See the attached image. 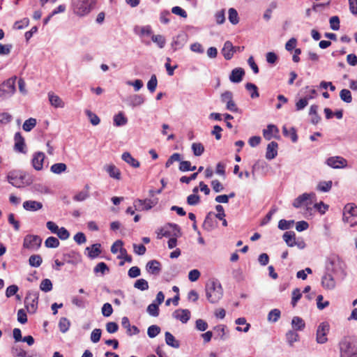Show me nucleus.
Returning a JSON list of instances; mask_svg holds the SVG:
<instances>
[{
	"label": "nucleus",
	"mask_w": 357,
	"mask_h": 357,
	"mask_svg": "<svg viewBox=\"0 0 357 357\" xmlns=\"http://www.w3.org/2000/svg\"><path fill=\"white\" fill-rule=\"evenodd\" d=\"M96 0H71V8L75 15L84 17L94 8Z\"/></svg>",
	"instance_id": "nucleus-1"
},
{
	"label": "nucleus",
	"mask_w": 357,
	"mask_h": 357,
	"mask_svg": "<svg viewBox=\"0 0 357 357\" xmlns=\"http://www.w3.org/2000/svg\"><path fill=\"white\" fill-rule=\"evenodd\" d=\"M206 296L211 303H218L223 296V289L218 280L208 282L206 285Z\"/></svg>",
	"instance_id": "nucleus-2"
},
{
	"label": "nucleus",
	"mask_w": 357,
	"mask_h": 357,
	"mask_svg": "<svg viewBox=\"0 0 357 357\" xmlns=\"http://www.w3.org/2000/svg\"><path fill=\"white\" fill-rule=\"evenodd\" d=\"M325 269L326 272L335 275L342 273L344 272V263L339 255L331 254L326 259Z\"/></svg>",
	"instance_id": "nucleus-3"
},
{
	"label": "nucleus",
	"mask_w": 357,
	"mask_h": 357,
	"mask_svg": "<svg viewBox=\"0 0 357 357\" xmlns=\"http://www.w3.org/2000/svg\"><path fill=\"white\" fill-rule=\"evenodd\" d=\"M26 173L22 172H10L7 175V181L9 183L16 188H21L24 184L29 185L31 183L30 179H26Z\"/></svg>",
	"instance_id": "nucleus-4"
},
{
	"label": "nucleus",
	"mask_w": 357,
	"mask_h": 357,
	"mask_svg": "<svg viewBox=\"0 0 357 357\" xmlns=\"http://www.w3.org/2000/svg\"><path fill=\"white\" fill-rule=\"evenodd\" d=\"M16 77H11L0 84V98L7 99L11 97L15 91Z\"/></svg>",
	"instance_id": "nucleus-5"
},
{
	"label": "nucleus",
	"mask_w": 357,
	"mask_h": 357,
	"mask_svg": "<svg viewBox=\"0 0 357 357\" xmlns=\"http://www.w3.org/2000/svg\"><path fill=\"white\" fill-rule=\"evenodd\" d=\"M338 347L340 357H347V356L353 353L352 351L354 346L353 345L351 337L349 335L343 336L338 343Z\"/></svg>",
	"instance_id": "nucleus-6"
},
{
	"label": "nucleus",
	"mask_w": 357,
	"mask_h": 357,
	"mask_svg": "<svg viewBox=\"0 0 357 357\" xmlns=\"http://www.w3.org/2000/svg\"><path fill=\"white\" fill-rule=\"evenodd\" d=\"M39 294L38 291H29L24 299V305L29 313H34L38 308V300Z\"/></svg>",
	"instance_id": "nucleus-7"
},
{
	"label": "nucleus",
	"mask_w": 357,
	"mask_h": 357,
	"mask_svg": "<svg viewBox=\"0 0 357 357\" xmlns=\"http://www.w3.org/2000/svg\"><path fill=\"white\" fill-rule=\"evenodd\" d=\"M42 243V239L36 235H26L24 238L23 247L24 248L37 250Z\"/></svg>",
	"instance_id": "nucleus-8"
},
{
	"label": "nucleus",
	"mask_w": 357,
	"mask_h": 357,
	"mask_svg": "<svg viewBox=\"0 0 357 357\" xmlns=\"http://www.w3.org/2000/svg\"><path fill=\"white\" fill-rule=\"evenodd\" d=\"M316 195L314 192L303 193L294 200V207L298 208L303 205L309 206L312 204V200L315 199Z\"/></svg>",
	"instance_id": "nucleus-9"
},
{
	"label": "nucleus",
	"mask_w": 357,
	"mask_h": 357,
	"mask_svg": "<svg viewBox=\"0 0 357 357\" xmlns=\"http://www.w3.org/2000/svg\"><path fill=\"white\" fill-rule=\"evenodd\" d=\"M158 203V199H137L134 201L133 204L136 210L148 211L152 208Z\"/></svg>",
	"instance_id": "nucleus-10"
},
{
	"label": "nucleus",
	"mask_w": 357,
	"mask_h": 357,
	"mask_svg": "<svg viewBox=\"0 0 357 357\" xmlns=\"http://www.w3.org/2000/svg\"><path fill=\"white\" fill-rule=\"evenodd\" d=\"M329 328V324L326 322H322L319 325L316 333V341L318 344H324L328 341L327 334Z\"/></svg>",
	"instance_id": "nucleus-11"
},
{
	"label": "nucleus",
	"mask_w": 357,
	"mask_h": 357,
	"mask_svg": "<svg viewBox=\"0 0 357 357\" xmlns=\"http://www.w3.org/2000/svg\"><path fill=\"white\" fill-rule=\"evenodd\" d=\"M220 100L223 103L226 104L227 110L232 112H238V107L233 101V93L231 91H227L222 93L220 96Z\"/></svg>",
	"instance_id": "nucleus-12"
},
{
	"label": "nucleus",
	"mask_w": 357,
	"mask_h": 357,
	"mask_svg": "<svg viewBox=\"0 0 357 357\" xmlns=\"http://www.w3.org/2000/svg\"><path fill=\"white\" fill-rule=\"evenodd\" d=\"M326 164L333 169H342L347 166V160L341 156L329 157Z\"/></svg>",
	"instance_id": "nucleus-13"
},
{
	"label": "nucleus",
	"mask_w": 357,
	"mask_h": 357,
	"mask_svg": "<svg viewBox=\"0 0 357 357\" xmlns=\"http://www.w3.org/2000/svg\"><path fill=\"white\" fill-rule=\"evenodd\" d=\"M188 35L184 32H181L177 36H174L172 39L171 46L175 52L181 49L187 43Z\"/></svg>",
	"instance_id": "nucleus-14"
},
{
	"label": "nucleus",
	"mask_w": 357,
	"mask_h": 357,
	"mask_svg": "<svg viewBox=\"0 0 357 357\" xmlns=\"http://www.w3.org/2000/svg\"><path fill=\"white\" fill-rule=\"evenodd\" d=\"M321 286L324 289L327 290H332L335 289L336 286V281L332 275V273L325 271L321 278Z\"/></svg>",
	"instance_id": "nucleus-15"
},
{
	"label": "nucleus",
	"mask_w": 357,
	"mask_h": 357,
	"mask_svg": "<svg viewBox=\"0 0 357 357\" xmlns=\"http://www.w3.org/2000/svg\"><path fill=\"white\" fill-rule=\"evenodd\" d=\"M14 140H15L14 150L18 153H26L24 139L22 136L20 132H17L15 134Z\"/></svg>",
	"instance_id": "nucleus-16"
},
{
	"label": "nucleus",
	"mask_w": 357,
	"mask_h": 357,
	"mask_svg": "<svg viewBox=\"0 0 357 357\" xmlns=\"http://www.w3.org/2000/svg\"><path fill=\"white\" fill-rule=\"evenodd\" d=\"M45 158V155L44 153L38 151L34 153L33 155V158L31 160V164L33 167L37 170L40 171L43 168V162Z\"/></svg>",
	"instance_id": "nucleus-17"
},
{
	"label": "nucleus",
	"mask_w": 357,
	"mask_h": 357,
	"mask_svg": "<svg viewBox=\"0 0 357 357\" xmlns=\"http://www.w3.org/2000/svg\"><path fill=\"white\" fill-rule=\"evenodd\" d=\"M172 317L183 324H186L190 319V312L187 309H178L172 313Z\"/></svg>",
	"instance_id": "nucleus-18"
},
{
	"label": "nucleus",
	"mask_w": 357,
	"mask_h": 357,
	"mask_svg": "<svg viewBox=\"0 0 357 357\" xmlns=\"http://www.w3.org/2000/svg\"><path fill=\"white\" fill-rule=\"evenodd\" d=\"M161 269L160 262L155 259L148 261L146 265V270L151 275H158Z\"/></svg>",
	"instance_id": "nucleus-19"
},
{
	"label": "nucleus",
	"mask_w": 357,
	"mask_h": 357,
	"mask_svg": "<svg viewBox=\"0 0 357 357\" xmlns=\"http://www.w3.org/2000/svg\"><path fill=\"white\" fill-rule=\"evenodd\" d=\"M133 31L136 35H137L141 38H143L146 36L151 37L153 34V30L150 25L135 26L133 29Z\"/></svg>",
	"instance_id": "nucleus-20"
},
{
	"label": "nucleus",
	"mask_w": 357,
	"mask_h": 357,
	"mask_svg": "<svg viewBox=\"0 0 357 357\" xmlns=\"http://www.w3.org/2000/svg\"><path fill=\"white\" fill-rule=\"evenodd\" d=\"M162 236L169 237L172 235V231L173 233V236H178L180 234V227L176 224L169 223L166 227L162 228Z\"/></svg>",
	"instance_id": "nucleus-21"
},
{
	"label": "nucleus",
	"mask_w": 357,
	"mask_h": 357,
	"mask_svg": "<svg viewBox=\"0 0 357 357\" xmlns=\"http://www.w3.org/2000/svg\"><path fill=\"white\" fill-rule=\"evenodd\" d=\"M234 52H236V47L233 45L231 42L227 40L225 43L222 49V54L226 60H230Z\"/></svg>",
	"instance_id": "nucleus-22"
},
{
	"label": "nucleus",
	"mask_w": 357,
	"mask_h": 357,
	"mask_svg": "<svg viewBox=\"0 0 357 357\" xmlns=\"http://www.w3.org/2000/svg\"><path fill=\"white\" fill-rule=\"evenodd\" d=\"M121 325L126 329V333L130 336L137 335L139 333V330L137 326L130 325V321L126 317L122 318Z\"/></svg>",
	"instance_id": "nucleus-23"
},
{
	"label": "nucleus",
	"mask_w": 357,
	"mask_h": 357,
	"mask_svg": "<svg viewBox=\"0 0 357 357\" xmlns=\"http://www.w3.org/2000/svg\"><path fill=\"white\" fill-rule=\"evenodd\" d=\"M245 75V71L241 68H236L232 70L229 79L233 83H239L242 81L243 77Z\"/></svg>",
	"instance_id": "nucleus-24"
},
{
	"label": "nucleus",
	"mask_w": 357,
	"mask_h": 357,
	"mask_svg": "<svg viewBox=\"0 0 357 357\" xmlns=\"http://www.w3.org/2000/svg\"><path fill=\"white\" fill-rule=\"evenodd\" d=\"M278 144L275 142H271L269 143L266 148V158L268 160H272L275 158L278 155Z\"/></svg>",
	"instance_id": "nucleus-25"
},
{
	"label": "nucleus",
	"mask_w": 357,
	"mask_h": 357,
	"mask_svg": "<svg viewBox=\"0 0 357 357\" xmlns=\"http://www.w3.org/2000/svg\"><path fill=\"white\" fill-rule=\"evenodd\" d=\"M100 248L101 245L100 243H95L91 247L86 248L85 252H87V255L89 258L95 259L101 253Z\"/></svg>",
	"instance_id": "nucleus-26"
},
{
	"label": "nucleus",
	"mask_w": 357,
	"mask_h": 357,
	"mask_svg": "<svg viewBox=\"0 0 357 357\" xmlns=\"http://www.w3.org/2000/svg\"><path fill=\"white\" fill-rule=\"evenodd\" d=\"M43 207V204L41 202L33 201V200H28L25 201L23 203V208L29 211H36L41 209Z\"/></svg>",
	"instance_id": "nucleus-27"
},
{
	"label": "nucleus",
	"mask_w": 357,
	"mask_h": 357,
	"mask_svg": "<svg viewBox=\"0 0 357 357\" xmlns=\"http://www.w3.org/2000/svg\"><path fill=\"white\" fill-rule=\"evenodd\" d=\"M165 340L168 346L174 349H178L180 347V342L170 332H165Z\"/></svg>",
	"instance_id": "nucleus-28"
},
{
	"label": "nucleus",
	"mask_w": 357,
	"mask_h": 357,
	"mask_svg": "<svg viewBox=\"0 0 357 357\" xmlns=\"http://www.w3.org/2000/svg\"><path fill=\"white\" fill-rule=\"evenodd\" d=\"M48 98L51 105L55 108H63L64 107V102L57 95L50 92L48 93Z\"/></svg>",
	"instance_id": "nucleus-29"
},
{
	"label": "nucleus",
	"mask_w": 357,
	"mask_h": 357,
	"mask_svg": "<svg viewBox=\"0 0 357 357\" xmlns=\"http://www.w3.org/2000/svg\"><path fill=\"white\" fill-rule=\"evenodd\" d=\"M144 97L142 95L135 94L128 98L129 105L132 107L139 106L144 102Z\"/></svg>",
	"instance_id": "nucleus-30"
},
{
	"label": "nucleus",
	"mask_w": 357,
	"mask_h": 357,
	"mask_svg": "<svg viewBox=\"0 0 357 357\" xmlns=\"http://www.w3.org/2000/svg\"><path fill=\"white\" fill-rule=\"evenodd\" d=\"M105 170L109 174L110 177L116 180L121 179V172L115 165H107L105 167Z\"/></svg>",
	"instance_id": "nucleus-31"
},
{
	"label": "nucleus",
	"mask_w": 357,
	"mask_h": 357,
	"mask_svg": "<svg viewBox=\"0 0 357 357\" xmlns=\"http://www.w3.org/2000/svg\"><path fill=\"white\" fill-rule=\"evenodd\" d=\"M291 327L292 330L294 331H303L305 327V324L303 319L299 317H294L291 320Z\"/></svg>",
	"instance_id": "nucleus-32"
},
{
	"label": "nucleus",
	"mask_w": 357,
	"mask_h": 357,
	"mask_svg": "<svg viewBox=\"0 0 357 357\" xmlns=\"http://www.w3.org/2000/svg\"><path fill=\"white\" fill-rule=\"evenodd\" d=\"M285 338L288 344L292 347L294 342L299 341V335L296 331L289 330L286 333Z\"/></svg>",
	"instance_id": "nucleus-33"
},
{
	"label": "nucleus",
	"mask_w": 357,
	"mask_h": 357,
	"mask_svg": "<svg viewBox=\"0 0 357 357\" xmlns=\"http://www.w3.org/2000/svg\"><path fill=\"white\" fill-rule=\"evenodd\" d=\"M121 158L123 161L129 164L132 167L137 168L140 165L139 162L134 158L128 152L123 153L121 155Z\"/></svg>",
	"instance_id": "nucleus-34"
},
{
	"label": "nucleus",
	"mask_w": 357,
	"mask_h": 357,
	"mask_svg": "<svg viewBox=\"0 0 357 357\" xmlns=\"http://www.w3.org/2000/svg\"><path fill=\"white\" fill-rule=\"evenodd\" d=\"M283 240L289 247H294L296 245L295 233L294 231H286L282 236Z\"/></svg>",
	"instance_id": "nucleus-35"
},
{
	"label": "nucleus",
	"mask_w": 357,
	"mask_h": 357,
	"mask_svg": "<svg viewBox=\"0 0 357 357\" xmlns=\"http://www.w3.org/2000/svg\"><path fill=\"white\" fill-rule=\"evenodd\" d=\"M213 215L214 213L213 212H209L206 215L202 225L204 229L207 231H211L214 228Z\"/></svg>",
	"instance_id": "nucleus-36"
},
{
	"label": "nucleus",
	"mask_w": 357,
	"mask_h": 357,
	"mask_svg": "<svg viewBox=\"0 0 357 357\" xmlns=\"http://www.w3.org/2000/svg\"><path fill=\"white\" fill-rule=\"evenodd\" d=\"M89 186L86 185L83 190L74 195L73 200L75 202H83L86 200L89 197Z\"/></svg>",
	"instance_id": "nucleus-37"
},
{
	"label": "nucleus",
	"mask_w": 357,
	"mask_h": 357,
	"mask_svg": "<svg viewBox=\"0 0 357 357\" xmlns=\"http://www.w3.org/2000/svg\"><path fill=\"white\" fill-rule=\"evenodd\" d=\"M278 128L275 125L269 124L267 128L263 130V135L266 139L270 140L273 137V134L278 133Z\"/></svg>",
	"instance_id": "nucleus-38"
},
{
	"label": "nucleus",
	"mask_w": 357,
	"mask_h": 357,
	"mask_svg": "<svg viewBox=\"0 0 357 357\" xmlns=\"http://www.w3.org/2000/svg\"><path fill=\"white\" fill-rule=\"evenodd\" d=\"M128 119L122 112H119L114 116V125L115 126H122L127 123Z\"/></svg>",
	"instance_id": "nucleus-39"
},
{
	"label": "nucleus",
	"mask_w": 357,
	"mask_h": 357,
	"mask_svg": "<svg viewBox=\"0 0 357 357\" xmlns=\"http://www.w3.org/2000/svg\"><path fill=\"white\" fill-rule=\"evenodd\" d=\"M280 316H281L280 310L279 309L275 308V309L271 310L268 312L267 319L270 322L275 323L279 320V319L280 318Z\"/></svg>",
	"instance_id": "nucleus-40"
},
{
	"label": "nucleus",
	"mask_w": 357,
	"mask_h": 357,
	"mask_svg": "<svg viewBox=\"0 0 357 357\" xmlns=\"http://www.w3.org/2000/svg\"><path fill=\"white\" fill-rule=\"evenodd\" d=\"M235 323L237 325H245V326L243 328H242L240 326H237L236 328V330L237 331H243L244 333H247L250 328V324L247 323L246 319L244 317H240L236 319Z\"/></svg>",
	"instance_id": "nucleus-41"
},
{
	"label": "nucleus",
	"mask_w": 357,
	"mask_h": 357,
	"mask_svg": "<svg viewBox=\"0 0 357 357\" xmlns=\"http://www.w3.org/2000/svg\"><path fill=\"white\" fill-rule=\"evenodd\" d=\"M11 354L13 357H31L26 351L19 346H13L11 348Z\"/></svg>",
	"instance_id": "nucleus-42"
},
{
	"label": "nucleus",
	"mask_w": 357,
	"mask_h": 357,
	"mask_svg": "<svg viewBox=\"0 0 357 357\" xmlns=\"http://www.w3.org/2000/svg\"><path fill=\"white\" fill-rule=\"evenodd\" d=\"M344 213L349 214L351 217L357 216V206L353 203H349L344 207Z\"/></svg>",
	"instance_id": "nucleus-43"
},
{
	"label": "nucleus",
	"mask_w": 357,
	"mask_h": 357,
	"mask_svg": "<svg viewBox=\"0 0 357 357\" xmlns=\"http://www.w3.org/2000/svg\"><path fill=\"white\" fill-rule=\"evenodd\" d=\"M151 40L152 41L155 43L159 48H163L166 43L165 38L160 34L158 35H153L151 36Z\"/></svg>",
	"instance_id": "nucleus-44"
},
{
	"label": "nucleus",
	"mask_w": 357,
	"mask_h": 357,
	"mask_svg": "<svg viewBox=\"0 0 357 357\" xmlns=\"http://www.w3.org/2000/svg\"><path fill=\"white\" fill-rule=\"evenodd\" d=\"M192 151L195 156H200L204 152V146L202 143L195 142L192 144Z\"/></svg>",
	"instance_id": "nucleus-45"
},
{
	"label": "nucleus",
	"mask_w": 357,
	"mask_h": 357,
	"mask_svg": "<svg viewBox=\"0 0 357 357\" xmlns=\"http://www.w3.org/2000/svg\"><path fill=\"white\" fill-rule=\"evenodd\" d=\"M42 262V257L39 255H33L29 259V264L32 267H39Z\"/></svg>",
	"instance_id": "nucleus-46"
},
{
	"label": "nucleus",
	"mask_w": 357,
	"mask_h": 357,
	"mask_svg": "<svg viewBox=\"0 0 357 357\" xmlns=\"http://www.w3.org/2000/svg\"><path fill=\"white\" fill-rule=\"evenodd\" d=\"M70 326V321L66 317H61L59 322V328L61 333H66Z\"/></svg>",
	"instance_id": "nucleus-47"
},
{
	"label": "nucleus",
	"mask_w": 357,
	"mask_h": 357,
	"mask_svg": "<svg viewBox=\"0 0 357 357\" xmlns=\"http://www.w3.org/2000/svg\"><path fill=\"white\" fill-rule=\"evenodd\" d=\"M67 166L66 164L59 162L54 164L51 166L50 170L54 174H59L66 170Z\"/></svg>",
	"instance_id": "nucleus-48"
},
{
	"label": "nucleus",
	"mask_w": 357,
	"mask_h": 357,
	"mask_svg": "<svg viewBox=\"0 0 357 357\" xmlns=\"http://www.w3.org/2000/svg\"><path fill=\"white\" fill-rule=\"evenodd\" d=\"M245 89L247 91L250 92V97L252 98H256L259 96L257 86L252 83H247L245 84Z\"/></svg>",
	"instance_id": "nucleus-49"
},
{
	"label": "nucleus",
	"mask_w": 357,
	"mask_h": 357,
	"mask_svg": "<svg viewBox=\"0 0 357 357\" xmlns=\"http://www.w3.org/2000/svg\"><path fill=\"white\" fill-rule=\"evenodd\" d=\"M228 19L232 24H237L239 22L238 15L236 9L231 8L228 10Z\"/></svg>",
	"instance_id": "nucleus-50"
},
{
	"label": "nucleus",
	"mask_w": 357,
	"mask_h": 357,
	"mask_svg": "<svg viewBox=\"0 0 357 357\" xmlns=\"http://www.w3.org/2000/svg\"><path fill=\"white\" fill-rule=\"evenodd\" d=\"M157 86H158L157 77L155 74H153L151 76V78L147 83V89L151 93H153L155 91Z\"/></svg>",
	"instance_id": "nucleus-51"
},
{
	"label": "nucleus",
	"mask_w": 357,
	"mask_h": 357,
	"mask_svg": "<svg viewBox=\"0 0 357 357\" xmlns=\"http://www.w3.org/2000/svg\"><path fill=\"white\" fill-rule=\"evenodd\" d=\"M134 287L141 291H145L149 289V283L143 278L138 279L134 283Z\"/></svg>",
	"instance_id": "nucleus-52"
},
{
	"label": "nucleus",
	"mask_w": 357,
	"mask_h": 357,
	"mask_svg": "<svg viewBox=\"0 0 357 357\" xmlns=\"http://www.w3.org/2000/svg\"><path fill=\"white\" fill-rule=\"evenodd\" d=\"M340 97L341 100L347 103H350L352 101L351 93L348 89H342L340 92Z\"/></svg>",
	"instance_id": "nucleus-53"
},
{
	"label": "nucleus",
	"mask_w": 357,
	"mask_h": 357,
	"mask_svg": "<svg viewBox=\"0 0 357 357\" xmlns=\"http://www.w3.org/2000/svg\"><path fill=\"white\" fill-rule=\"evenodd\" d=\"M59 241L54 236L48 237L45 241V245L50 248H56L59 245Z\"/></svg>",
	"instance_id": "nucleus-54"
},
{
	"label": "nucleus",
	"mask_w": 357,
	"mask_h": 357,
	"mask_svg": "<svg viewBox=\"0 0 357 357\" xmlns=\"http://www.w3.org/2000/svg\"><path fill=\"white\" fill-rule=\"evenodd\" d=\"M36 125V120L33 118H29L26 120L22 126L23 130L29 132L31 131Z\"/></svg>",
	"instance_id": "nucleus-55"
},
{
	"label": "nucleus",
	"mask_w": 357,
	"mask_h": 357,
	"mask_svg": "<svg viewBox=\"0 0 357 357\" xmlns=\"http://www.w3.org/2000/svg\"><path fill=\"white\" fill-rule=\"evenodd\" d=\"M333 183L331 181H321L317 185V190L321 192H328L332 188Z\"/></svg>",
	"instance_id": "nucleus-56"
},
{
	"label": "nucleus",
	"mask_w": 357,
	"mask_h": 357,
	"mask_svg": "<svg viewBox=\"0 0 357 357\" xmlns=\"http://www.w3.org/2000/svg\"><path fill=\"white\" fill-rule=\"evenodd\" d=\"M40 289L44 292H49L52 289V283L50 279H44L40 284Z\"/></svg>",
	"instance_id": "nucleus-57"
},
{
	"label": "nucleus",
	"mask_w": 357,
	"mask_h": 357,
	"mask_svg": "<svg viewBox=\"0 0 357 357\" xmlns=\"http://www.w3.org/2000/svg\"><path fill=\"white\" fill-rule=\"evenodd\" d=\"M147 312L152 317H158L159 315L158 305L155 303H152L147 307Z\"/></svg>",
	"instance_id": "nucleus-58"
},
{
	"label": "nucleus",
	"mask_w": 357,
	"mask_h": 357,
	"mask_svg": "<svg viewBox=\"0 0 357 357\" xmlns=\"http://www.w3.org/2000/svg\"><path fill=\"white\" fill-rule=\"evenodd\" d=\"M160 333V328L157 325H151L147 330V335L151 338L156 337Z\"/></svg>",
	"instance_id": "nucleus-59"
},
{
	"label": "nucleus",
	"mask_w": 357,
	"mask_h": 357,
	"mask_svg": "<svg viewBox=\"0 0 357 357\" xmlns=\"http://www.w3.org/2000/svg\"><path fill=\"white\" fill-rule=\"evenodd\" d=\"M294 224V220H280L278 222V228L281 230H287Z\"/></svg>",
	"instance_id": "nucleus-60"
},
{
	"label": "nucleus",
	"mask_w": 357,
	"mask_h": 357,
	"mask_svg": "<svg viewBox=\"0 0 357 357\" xmlns=\"http://www.w3.org/2000/svg\"><path fill=\"white\" fill-rule=\"evenodd\" d=\"M302 296V294L301 290L298 288L294 289L292 291V298H291V305L293 307H295L297 304L298 301Z\"/></svg>",
	"instance_id": "nucleus-61"
},
{
	"label": "nucleus",
	"mask_w": 357,
	"mask_h": 357,
	"mask_svg": "<svg viewBox=\"0 0 357 357\" xmlns=\"http://www.w3.org/2000/svg\"><path fill=\"white\" fill-rule=\"evenodd\" d=\"M72 303L79 308H84L86 307V302L84 300L78 296H73L71 301Z\"/></svg>",
	"instance_id": "nucleus-62"
},
{
	"label": "nucleus",
	"mask_w": 357,
	"mask_h": 357,
	"mask_svg": "<svg viewBox=\"0 0 357 357\" xmlns=\"http://www.w3.org/2000/svg\"><path fill=\"white\" fill-rule=\"evenodd\" d=\"M102 331L100 328H95L91 334V341L93 343H97L100 341L101 337Z\"/></svg>",
	"instance_id": "nucleus-63"
},
{
	"label": "nucleus",
	"mask_w": 357,
	"mask_h": 357,
	"mask_svg": "<svg viewBox=\"0 0 357 357\" xmlns=\"http://www.w3.org/2000/svg\"><path fill=\"white\" fill-rule=\"evenodd\" d=\"M113 312V308L110 303H106L102 307V314L104 317H108Z\"/></svg>",
	"instance_id": "nucleus-64"
}]
</instances>
